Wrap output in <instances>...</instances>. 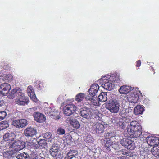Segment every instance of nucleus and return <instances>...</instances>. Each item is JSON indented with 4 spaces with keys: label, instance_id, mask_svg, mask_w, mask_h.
I'll return each mask as SVG.
<instances>
[{
    "label": "nucleus",
    "instance_id": "nucleus-46",
    "mask_svg": "<svg viewBox=\"0 0 159 159\" xmlns=\"http://www.w3.org/2000/svg\"><path fill=\"white\" fill-rule=\"evenodd\" d=\"M141 61L140 60H138L136 61V67H139L141 65Z\"/></svg>",
    "mask_w": 159,
    "mask_h": 159
},
{
    "label": "nucleus",
    "instance_id": "nucleus-5",
    "mask_svg": "<svg viewBox=\"0 0 159 159\" xmlns=\"http://www.w3.org/2000/svg\"><path fill=\"white\" fill-rule=\"evenodd\" d=\"M141 94L139 89L138 88L133 89L129 95V100L131 102L134 104L137 103L139 96Z\"/></svg>",
    "mask_w": 159,
    "mask_h": 159
},
{
    "label": "nucleus",
    "instance_id": "nucleus-40",
    "mask_svg": "<svg viewBox=\"0 0 159 159\" xmlns=\"http://www.w3.org/2000/svg\"><path fill=\"white\" fill-rule=\"evenodd\" d=\"M7 116L6 112L4 111H0V121L3 120Z\"/></svg>",
    "mask_w": 159,
    "mask_h": 159
},
{
    "label": "nucleus",
    "instance_id": "nucleus-47",
    "mask_svg": "<svg viewBox=\"0 0 159 159\" xmlns=\"http://www.w3.org/2000/svg\"><path fill=\"white\" fill-rule=\"evenodd\" d=\"M32 96L31 97V96H30V97L34 101V102H36L37 101V98H36V97L35 95V94H34L33 95H32Z\"/></svg>",
    "mask_w": 159,
    "mask_h": 159
},
{
    "label": "nucleus",
    "instance_id": "nucleus-6",
    "mask_svg": "<svg viewBox=\"0 0 159 159\" xmlns=\"http://www.w3.org/2000/svg\"><path fill=\"white\" fill-rule=\"evenodd\" d=\"M29 98L25 96L24 93L21 92L19 93L15 100V102L19 105H25L27 104L29 102Z\"/></svg>",
    "mask_w": 159,
    "mask_h": 159
},
{
    "label": "nucleus",
    "instance_id": "nucleus-50",
    "mask_svg": "<svg viewBox=\"0 0 159 159\" xmlns=\"http://www.w3.org/2000/svg\"><path fill=\"white\" fill-rule=\"evenodd\" d=\"M149 68L150 69V70H152L153 71H154V69H153V68L152 67V66H150L149 67Z\"/></svg>",
    "mask_w": 159,
    "mask_h": 159
},
{
    "label": "nucleus",
    "instance_id": "nucleus-39",
    "mask_svg": "<svg viewBox=\"0 0 159 159\" xmlns=\"http://www.w3.org/2000/svg\"><path fill=\"white\" fill-rule=\"evenodd\" d=\"M99 85L96 84H93L90 88V90H91L92 89H93L94 90H95V91H98L99 89Z\"/></svg>",
    "mask_w": 159,
    "mask_h": 159
},
{
    "label": "nucleus",
    "instance_id": "nucleus-35",
    "mask_svg": "<svg viewBox=\"0 0 159 159\" xmlns=\"http://www.w3.org/2000/svg\"><path fill=\"white\" fill-rule=\"evenodd\" d=\"M36 84V86L38 90H41L44 88V86L42 82L38 81Z\"/></svg>",
    "mask_w": 159,
    "mask_h": 159
},
{
    "label": "nucleus",
    "instance_id": "nucleus-43",
    "mask_svg": "<svg viewBox=\"0 0 159 159\" xmlns=\"http://www.w3.org/2000/svg\"><path fill=\"white\" fill-rule=\"evenodd\" d=\"M44 112L46 114L49 115L51 113V109L49 108H46L44 109Z\"/></svg>",
    "mask_w": 159,
    "mask_h": 159
},
{
    "label": "nucleus",
    "instance_id": "nucleus-21",
    "mask_svg": "<svg viewBox=\"0 0 159 159\" xmlns=\"http://www.w3.org/2000/svg\"><path fill=\"white\" fill-rule=\"evenodd\" d=\"M85 99L87 100L90 101L92 104L94 106H98L99 105V101L98 98H97V96L93 97L87 96L85 97Z\"/></svg>",
    "mask_w": 159,
    "mask_h": 159
},
{
    "label": "nucleus",
    "instance_id": "nucleus-8",
    "mask_svg": "<svg viewBox=\"0 0 159 159\" xmlns=\"http://www.w3.org/2000/svg\"><path fill=\"white\" fill-rule=\"evenodd\" d=\"M76 106L73 104L66 105L63 108V113L66 116H70L75 112Z\"/></svg>",
    "mask_w": 159,
    "mask_h": 159
},
{
    "label": "nucleus",
    "instance_id": "nucleus-4",
    "mask_svg": "<svg viewBox=\"0 0 159 159\" xmlns=\"http://www.w3.org/2000/svg\"><path fill=\"white\" fill-rule=\"evenodd\" d=\"M7 147L9 148H13L14 150L17 152L23 149L25 146V143L20 141H17L13 142L8 143L6 144Z\"/></svg>",
    "mask_w": 159,
    "mask_h": 159
},
{
    "label": "nucleus",
    "instance_id": "nucleus-1",
    "mask_svg": "<svg viewBox=\"0 0 159 159\" xmlns=\"http://www.w3.org/2000/svg\"><path fill=\"white\" fill-rule=\"evenodd\" d=\"M129 134L131 137L137 138L142 134V127L140 124L136 121L130 122L126 128Z\"/></svg>",
    "mask_w": 159,
    "mask_h": 159
},
{
    "label": "nucleus",
    "instance_id": "nucleus-26",
    "mask_svg": "<svg viewBox=\"0 0 159 159\" xmlns=\"http://www.w3.org/2000/svg\"><path fill=\"white\" fill-rule=\"evenodd\" d=\"M107 92H102L98 96V99L99 101L105 102L107 100Z\"/></svg>",
    "mask_w": 159,
    "mask_h": 159
},
{
    "label": "nucleus",
    "instance_id": "nucleus-10",
    "mask_svg": "<svg viewBox=\"0 0 159 159\" xmlns=\"http://www.w3.org/2000/svg\"><path fill=\"white\" fill-rule=\"evenodd\" d=\"M28 124L27 120L25 119L14 120L12 122V125L17 128H23Z\"/></svg>",
    "mask_w": 159,
    "mask_h": 159
},
{
    "label": "nucleus",
    "instance_id": "nucleus-24",
    "mask_svg": "<svg viewBox=\"0 0 159 159\" xmlns=\"http://www.w3.org/2000/svg\"><path fill=\"white\" fill-rule=\"evenodd\" d=\"M144 111L143 106L138 105L134 108V112L136 115L142 114Z\"/></svg>",
    "mask_w": 159,
    "mask_h": 159
},
{
    "label": "nucleus",
    "instance_id": "nucleus-52",
    "mask_svg": "<svg viewBox=\"0 0 159 159\" xmlns=\"http://www.w3.org/2000/svg\"><path fill=\"white\" fill-rule=\"evenodd\" d=\"M155 73V72H153V74H154Z\"/></svg>",
    "mask_w": 159,
    "mask_h": 159
},
{
    "label": "nucleus",
    "instance_id": "nucleus-17",
    "mask_svg": "<svg viewBox=\"0 0 159 159\" xmlns=\"http://www.w3.org/2000/svg\"><path fill=\"white\" fill-rule=\"evenodd\" d=\"M34 117L35 120L39 123L43 122L46 119L45 116L39 112H34Z\"/></svg>",
    "mask_w": 159,
    "mask_h": 159
},
{
    "label": "nucleus",
    "instance_id": "nucleus-38",
    "mask_svg": "<svg viewBox=\"0 0 159 159\" xmlns=\"http://www.w3.org/2000/svg\"><path fill=\"white\" fill-rule=\"evenodd\" d=\"M127 113L126 112V110L125 109H122L120 113V116L124 118L126 117L127 116Z\"/></svg>",
    "mask_w": 159,
    "mask_h": 159
},
{
    "label": "nucleus",
    "instance_id": "nucleus-33",
    "mask_svg": "<svg viewBox=\"0 0 159 159\" xmlns=\"http://www.w3.org/2000/svg\"><path fill=\"white\" fill-rule=\"evenodd\" d=\"M27 91L28 93V95L31 96L34 93V91L33 87L31 86H29L27 89Z\"/></svg>",
    "mask_w": 159,
    "mask_h": 159
},
{
    "label": "nucleus",
    "instance_id": "nucleus-9",
    "mask_svg": "<svg viewBox=\"0 0 159 159\" xmlns=\"http://www.w3.org/2000/svg\"><path fill=\"white\" fill-rule=\"evenodd\" d=\"M92 128L95 133L101 134L104 131V126L102 122L97 121L93 123Z\"/></svg>",
    "mask_w": 159,
    "mask_h": 159
},
{
    "label": "nucleus",
    "instance_id": "nucleus-48",
    "mask_svg": "<svg viewBox=\"0 0 159 159\" xmlns=\"http://www.w3.org/2000/svg\"><path fill=\"white\" fill-rule=\"evenodd\" d=\"M4 103L3 100L1 98H0V107L3 105Z\"/></svg>",
    "mask_w": 159,
    "mask_h": 159
},
{
    "label": "nucleus",
    "instance_id": "nucleus-36",
    "mask_svg": "<svg viewBox=\"0 0 159 159\" xmlns=\"http://www.w3.org/2000/svg\"><path fill=\"white\" fill-rule=\"evenodd\" d=\"M57 133L59 135H63L65 134V132L64 129L60 127L58 129Z\"/></svg>",
    "mask_w": 159,
    "mask_h": 159
},
{
    "label": "nucleus",
    "instance_id": "nucleus-2",
    "mask_svg": "<svg viewBox=\"0 0 159 159\" xmlns=\"http://www.w3.org/2000/svg\"><path fill=\"white\" fill-rule=\"evenodd\" d=\"M111 133H109L106 134V137L104 140V144L103 147V151L107 153H108L111 151V148H112V146L113 143V141H112L111 139L114 136H111Z\"/></svg>",
    "mask_w": 159,
    "mask_h": 159
},
{
    "label": "nucleus",
    "instance_id": "nucleus-14",
    "mask_svg": "<svg viewBox=\"0 0 159 159\" xmlns=\"http://www.w3.org/2000/svg\"><path fill=\"white\" fill-rule=\"evenodd\" d=\"M112 122L115 125L121 127L122 129L125 127L124 120L123 118L115 117L112 119Z\"/></svg>",
    "mask_w": 159,
    "mask_h": 159
},
{
    "label": "nucleus",
    "instance_id": "nucleus-32",
    "mask_svg": "<svg viewBox=\"0 0 159 159\" xmlns=\"http://www.w3.org/2000/svg\"><path fill=\"white\" fill-rule=\"evenodd\" d=\"M29 157L27 153L22 152L17 156L16 158L18 159H27L29 158Z\"/></svg>",
    "mask_w": 159,
    "mask_h": 159
},
{
    "label": "nucleus",
    "instance_id": "nucleus-28",
    "mask_svg": "<svg viewBox=\"0 0 159 159\" xmlns=\"http://www.w3.org/2000/svg\"><path fill=\"white\" fill-rule=\"evenodd\" d=\"M42 157L40 156L39 154V152H37L35 151H33L30 154V159H41Z\"/></svg>",
    "mask_w": 159,
    "mask_h": 159
},
{
    "label": "nucleus",
    "instance_id": "nucleus-20",
    "mask_svg": "<svg viewBox=\"0 0 159 159\" xmlns=\"http://www.w3.org/2000/svg\"><path fill=\"white\" fill-rule=\"evenodd\" d=\"M16 135L13 133H6L3 136V139L5 141H14Z\"/></svg>",
    "mask_w": 159,
    "mask_h": 159
},
{
    "label": "nucleus",
    "instance_id": "nucleus-37",
    "mask_svg": "<svg viewBox=\"0 0 159 159\" xmlns=\"http://www.w3.org/2000/svg\"><path fill=\"white\" fill-rule=\"evenodd\" d=\"M7 151L5 152L4 155L6 157L8 158L11 157L12 156V151Z\"/></svg>",
    "mask_w": 159,
    "mask_h": 159
},
{
    "label": "nucleus",
    "instance_id": "nucleus-42",
    "mask_svg": "<svg viewBox=\"0 0 159 159\" xmlns=\"http://www.w3.org/2000/svg\"><path fill=\"white\" fill-rule=\"evenodd\" d=\"M31 146H32V147H33L35 149V150H33L32 152H33V151H35L36 152H38L37 151H36V149H38L39 148L38 145L36 144H35L34 143H32L31 145Z\"/></svg>",
    "mask_w": 159,
    "mask_h": 159
},
{
    "label": "nucleus",
    "instance_id": "nucleus-3",
    "mask_svg": "<svg viewBox=\"0 0 159 159\" xmlns=\"http://www.w3.org/2000/svg\"><path fill=\"white\" fill-rule=\"evenodd\" d=\"M120 104L118 101L116 100H113L110 101L106 105L107 109L109 110L112 113H117L119 109Z\"/></svg>",
    "mask_w": 159,
    "mask_h": 159
},
{
    "label": "nucleus",
    "instance_id": "nucleus-29",
    "mask_svg": "<svg viewBox=\"0 0 159 159\" xmlns=\"http://www.w3.org/2000/svg\"><path fill=\"white\" fill-rule=\"evenodd\" d=\"M85 97V94L84 93H80L76 95L75 100L77 102H80L83 100Z\"/></svg>",
    "mask_w": 159,
    "mask_h": 159
},
{
    "label": "nucleus",
    "instance_id": "nucleus-30",
    "mask_svg": "<svg viewBox=\"0 0 159 159\" xmlns=\"http://www.w3.org/2000/svg\"><path fill=\"white\" fill-rule=\"evenodd\" d=\"M13 77L11 74H7L5 75L3 77V80L6 82H9L12 81L13 79Z\"/></svg>",
    "mask_w": 159,
    "mask_h": 159
},
{
    "label": "nucleus",
    "instance_id": "nucleus-25",
    "mask_svg": "<svg viewBox=\"0 0 159 159\" xmlns=\"http://www.w3.org/2000/svg\"><path fill=\"white\" fill-rule=\"evenodd\" d=\"M68 119L70 124L74 128L78 129L80 127V124L76 119H71L69 118Z\"/></svg>",
    "mask_w": 159,
    "mask_h": 159
},
{
    "label": "nucleus",
    "instance_id": "nucleus-27",
    "mask_svg": "<svg viewBox=\"0 0 159 159\" xmlns=\"http://www.w3.org/2000/svg\"><path fill=\"white\" fill-rule=\"evenodd\" d=\"M152 154L157 158H159V147L155 146L151 151Z\"/></svg>",
    "mask_w": 159,
    "mask_h": 159
},
{
    "label": "nucleus",
    "instance_id": "nucleus-41",
    "mask_svg": "<svg viewBox=\"0 0 159 159\" xmlns=\"http://www.w3.org/2000/svg\"><path fill=\"white\" fill-rule=\"evenodd\" d=\"M112 148H113L115 149H118L120 148V145L119 143L117 142L116 143H114L112 146Z\"/></svg>",
    "mask_w": 159,
    "mask_h": 159
},
{
    "label": "nucleus",
    "instance_id": "nucleus-49",
    "mask_svg": "<svg viewBox=\"0 0 159 159\" xmlns=\"http://www.w3.org/2000/svg\"><path fill=\"white\" fill-rule=\"evenodd\" d=\"M122 154L124 155H126L127 151L122 150Z\"/></svg>",
    "mask_w": 159,
    "mask_h": 159
},
{
    "label": "nucleus",
    "instance_id": "nucleus-12",
    "mask_svg": "<svg viewBox=\"0 0 159 159\" xmlns=\"http://www.w3.org/2000/svg\"><path fill=\"white\" fill-rule=\"evenodd\" d=\"M146 141L150 146L154 147L159 144V138L155 136H148L146 138Z\"/></svg>",
    "mask_w": 159,
    "mask_h": 159
},
{
    "label": "nucleus",
    "instance_id": "nucleus-34",
    "mask_svg": "<svg viewBox=\"0 0 159 159\" xmlns=\"http://www.w3.org/2000/svg\"><path fill=\"white\" fill-rule=\"evenodd\" d=\"M89 95L88 96H90L92 97H93L94 96H96V93H97V91H95L94 89H92L90 90V88L89 89Z\"/></svg>",
    "mask_w": 159,
    "mask_h": 159
},
{
    "label": "nucleus",
    "instance_id": "nucleus-22",
    "mask_svg": "<svg viewBox=\"0 0 159 159\" xmlns=\"http://www.w3.org/2000/svg\"><path fill=\"white\" fill-rule=\"evenodd\" d=\"M131 91V88L129 86L123 85L119 89V92L122 94H126Z\"/></svg>",
    "mask_w": 159,
    "mask_h": 159
},
{
    "label": "nucleus",
    "instance_id": "nucleus-45",
    "mask_svg": "<svg viewBox=\"0 0 159 159\" xmlns=\"http://www.w3.org/2000/svg\"><path fill=\"white\" fill-rule=\"evenodd\" d=\"M126 156H128L129 157H132L133 156V153L131 152L130 151H127V154Z\"/></svg>",
    "mask_w": 159,
    "mask_h": 159
},
{
    "label": "nucleus",
    "instance_id": "nucleus-11",
    "mask_svg": "<svg viewBox=\"0 0 159 159\" xmlns=\"http://www.w3.org/2000/svg\"><path fill=\"white\" fill-rule=\"evenodd\" d=\"M92 111L93 110L91 108L84 107L81 109L80 114L83 117L88 119L92 116L93 115Z\"/></svg>",
    "mask_w": 159,
    "mask_h": 159
},
{
    "label": "nucleus",
    "instance_id": "nucleus-23",
    "mask_svg": "<svg viewBox=\"0 0 159 159\" xmlns=\"http://www.w3.org/2000/svg\"><path fill=\"white\" fill-rule=\"evenodd\" d=\"M21 91L22 90L20 88H18L17 89H15L11 91L9 95H8V97L10 99H13L15 97V95L17 96L19 93H20Z\"/></svg>",
    "mask_w": 159,
    "mask_h": 159
},
{
    "label": "nucleus",
    "instance_id": "nucleus-16",
    "mask_svg": "<svg viewBox=\"0 0 159 159\" xmlns=\"http://www.w3.org/2000/svg\"><path fill=\"white\" fill-rule=\"evenodd\" d=\"M36 130L31 127H27L24 131V134L26 137H33L36 134Z\"/></svg>",
    "mask_w": 159,
    "mask_h": 159
},
{
    "label": "nucleus",
    "instance_id": "nucleus-19",
    "mask_svg": "<svg viewBox=\"0 0 159 159\" xmlns=\"http://www.w3.org/2000/svg\"><path fill=\"white\" fill-rule=\"evenodd\" d=\"M60 149L58 146L55 144L52 145L49 150L50 154L53 157H56L59 153Z\"/></svg>",
    "mask_w": 159,
    "mask_h": 159
},
{
    "label": "nucleus",
    "instance_id": "nucleus-44",
    "mask_svg": "<svg viewBox=\"0 0 159 159\" xmlns=\"http://www.w3.org/2000/svg\"><path fill=\"white\" fill-rule=\"evenodd\" d=\"M50 136H51L49 133L48 132L46 133L43 134L44 137L46 139H49L50 137Z\"/></svg>",
    "mask_w": 159,
    "mask_h": 159
},
{
    "label": "nucleus",
    "instance_id": "nucleus-51",
    "mask_svg": "<svg viewBox=\"0 0 159 159\" xmlns=\"http://www.w3.org/2000/svg\"><path fill=\"white\" fill-rule=\"evenodd\" d=\"M60 118V116H57L56 117V119H59Z\"/></svg>",
    "mask_w": 159,
    "mask_h": 159
},
{
    "label": "nucleus",
    "instance_id": "nucleus-15",
    "mask_svg": "<svg viewBox=\"0 0 159 159\" xmlns=\"http://www.w3.org/2000/svg\"><path fill=\"white\" fill-rule=\"evenodd\" d=\"M105 78V77H104L103 78H101L100 79L101 80H102L103 81L102 86L105 89L107 90H112L114 87V84L109 82V81L108 80Z\"/></svg>",
    "mask_w": 159,
    "mask_h": 159
},
{
    "label": "nucleus",
    "instance_id": "nucleus-13",
    "mask_svg": "<svg viewBox=\"0 0 159 159\" xmlns=\"http://www.w3.org/2000/svg\"><path fill=\"white\" fill-rule=\"evenodd\" d=\"M11 89V86L9 84H2L0 85V93L3 96L7 95Z\"/></svg>",
    "mask_w": 159,
    "mask_h": 159
},
{
    "label": "nucleus",
    "instance_id": "nucleus-18",
    "mask_svg": "<svg viewBox=\"0 0 159 159\" xmlns=\"http://www.w3.org/2000/svg\"><path fill=\"white\" fill-rule=\"evenodd\" d=\"M78 152L75 150H70L67 153L64 159H77Z\"/></svg>",
    "mask_w": 159,
    "mask_h": 159
},
{
    "label": "nucleus",
    "instance_id": "nucleus-7",
    "mask_svg": "<svg viewBox=\"0 0 159 159\" xmlns=\"http://www.w3.org/2000/svg\"><path fill=\"white\" fill-rule=\"evenodd\" d=\"M120 142L123 146L128 149L133 150L136 148L134 142L128 138H123Z\"/></svg>",
    "mask_w": 159,
    "mask_h": 159
},
{
    "label": "nucleus",
    "instance_id": "nucleus-31",
    "mask_svg": "<svg viewBox=\"0 0 159 159\" xmlns=\"http://www.w3.org/2000/svg\"><path fill=\"white\" fill-rule=\"evenodd\" d=\"M38 143L41 149H43L45 148V147L47 145L46 140L44 139H41L38 142Z\"/></svg>",
    "mask_w": 159,
    "mask_h": 159
}]
</instances>
